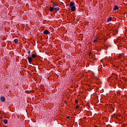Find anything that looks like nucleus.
<instances>
[{
	"mask_svg": "<svg viewBox=\"0 0 127 127\" xmlns=\"http://www.w3.org/2000/svg\"><path fill=\"white\" fill-rule=\"evenodd\" d=\"M53 5V7H54V8L56 9V10H59V6L58 4L56 3H54Z\"/></svg>",
	"mask_w": 127,
	"mask_h": 127,
	"instance_id": "nucleus-1",
	"label": "nucleus"
},
{
	"mask_svg": "<svg viewBox=\"0 0 127 127\" xmlns=\"http://www.w3.org/2000/svg\"><path fill=\"white\" fill-rule=\"evenodd\" d=\"M0 102L3 103L5 101V98L4 96H1L0 97Z\"/></svg>",
	"mask_w": 127,
	"mask_h": 127,
	"instance_id": "nucleus-2",
	"label": "nucleus"
},
{
	"mask_svg": "<svg viewBox=\"0 0 127 127\" xmlns=\"http://www.w3.org/2000/svg\"><path fill=\"white\" fill-rule=\"evenodd\" d=\"M75 6V2L71 1L69 3V6L72 7Z\"/></svg>",
	"mask_w": 127,
	"mask_h": 127,
	"instance_id": "nucleus-3",
	"label": "nucleus"
},
{
	"mask_svg": "<svg viewBox=\"0 0 127 127\" xmlns=\"http://www.w3.org/2000/svg\"><path fill=\"white\" fill-rule=\"evenodd\" d=\"M28 62H29V63L30 64H31L32 62V58L31 57H28Z\"/></svg>",
	"mask_w": 127,
	"mask_h": 127,
	"instance_id": "nucleus-4",
	"label": "nucleus"
},
{
	"mask_svg": "<svg viewBox=\"0 0 127 127\" xmlns=\"http://www.w3.org/2000/svg\"><path fill=\"white\" fill-rule=\"evenodd\" d=\"M71 11H75L76 10V6H72L71 7Z\"/></svg>",
	"mask_w": 127,
	"mask_h": 127,
	"instance_id": "nucleus-5",
	"label": "nucleus"
},
{
	"mask_svg": "<svg viewBox=\"0 0 127 127\" xmlns=\"http://www.w3.org/2000/svg\"><path fill=\"white\" fill-rule=\"evenodd\" d=\"M43 34H50V33L49 31H48V30H45L43 32Z\"/></svg>",
	"mask_w": 127,
	"mask_h": 127,
	"instance_id": "nucleus-6",
	"label": "nucleus"
},
{
	"mask_svg": "<svg viewBox=\"0 0 127 127\" xmlns=\"http://www.w3.org/2000/svg\"><path fill=\"white\" fill-rule=\"evenodd\" d=\"M36 56H37L36 54H33L31 55V58H34V59L36 58Z\"/></svg>",
	"mask_w": 127,
	"mask_h": 127,
	"instance_id": "nucleus-7",
	"label": "nucleus"
},
{
	"mask_svg": "<svg viewBox=\"0 0 127 127\" xmlns=\"http://www.w3.org/2000/svg\"><path fill=\"white\" fill-rule=\"evenodd\" d=\"M112 19H113L112 17H110L108 18L107 19V22H110V21H112Z\"/></svg>",
	"mask_w": 127,
	"mask_h": 127,
	"instance_id": "nucleus-8",
	"label": "nucleus"
},
{
	"mask_svg": "<svg viewBox=\"0 0 127 127\" xmlns=\"http://www.w3.org/2000/svg\"><path fill=\"white\" fill-rule=\"evenodd\" d=\"M53 9H54V8L53 7H50L49 8V10L51 11V12H52L53 11Z\"/></svg>",
	"mask_w": 127,
	"mask_h": 127,
	"instance_id": "nucleus-9",
	"label": "nucleus"
},
{
	"mask_svg": "<svg viewBox=\"0 0 127 127\" xmlns=\"http://www.w3.org/2000/svg\"><path fill=\"white\" fill-rule=\"evenodd\" d=\"M119 8V7L117 5L115 6L114 7V10H117Z\"/></svg>",
	"mask_w": 127,
	"mask_h": 127,
	"instance_id": "nucleus-10",
	"label": "nucleus"
},
{
	"mask_svg": "<svg viewBox=\"0 0 127 127\" xmlns=\"http://www.w3.org/2000/svg\"><path fill=\"white\" fill-rule=\"evenodd\" d=\"M98 41V38H96L95 39L93 40V43H96Z\"/></svg>",
	"mask_w": 127,
	"mask_h": 127,
	"instance_id": "nucleus-11",
	"label": "nucleus"
},
{
	"mask_svg": "<svg viewBox=\"0 0 127 127\" xmlns=\"http://www.w3.org/2000/svg\"><path fill=\"white\" fill-rule=\"evenodd\" d=\"M3 122L4 124H7V120L6 119H4V120H3Z\"/></svg>",
	"mask_w": 127,
	"mask_h": 127,
	"instance_id": "nucleus-12",
	"label": "nucleus"
},
{
	"mask_svg": "<svg viewBox=\"0 0 127 127\" xmlns=\"http://www.w3.org/2000/svg\"><path fill=\"white\" fill-rule=\"evenodd\" d=\"M15 43H17V42H18V40H17V39H15L14 40Z\"/></svg>",
	"mask_w": 127,
	"mask_h": 127,
	"instance_id": "nucleus-13",
	"label": "nucleus"
},
{
	"mask_svg": "<svg viewBox=\"0 0 127 127\" xmlns=\"http://www.w3.org/2000/svg\"><path fill=\"white\" fill-rule=\"evenodd\" d=\"M75 109L77 110L78 109H79V105H77L76 107H75Z\"/></svg>",
	"mask_w": 127,
	"mask_h": 127,
	"instance_id": "nucleus-14",
	"label": "nucleus"
},
{
	"mask_svg": "<svg viewBox=\"0 0 127 127\" xmlns=\"http://www.w3.org/2000/svg\"><path fill=\"white\" fill-rule=\"evenodd\" d=\"M75 103H76V104H78V100H75Z\"/></svg>",
	"mask_w": 127,
	"mask_h": 127,
	"instance_id": "nucleus-15",
	"label": "nucleus"
},
{
	"mask_svg": "<svg viewBox=\"0 0 127 127\" xmlns=\"http://www.w3.org/2000/svg\"><path fill=\"white\" fill-rule=\"evenodd\" d=\"M66 119H70V116H67V117H66Z\"/></svg>",
	"mask_w": 127,
	"mask_h": 127,
	"instance_id": "nucleus-16",
	"label": "nucleus"
},
{
	"mask_svg": "<svg viewBox=\"0 0 127 127\" xmlns=\"http://www.w3.org/2000/svg\"><path fill=\"white\" fill-rule=\"evenodd\" d=\"M28 54H30V51H28Z\"/></svg>",
	"mask_w": 127,
	"mask_h": 127,
	"instance_id": "nucleus-17",
	"label": "nucleus"
},
{
	"mask_svg": "<svg viewBox=\"0 0 127 127\" xmlns=\"http://www.w3.org/2000/svg\"><path fill=\"white\" fill-rule=\"evenodd\" d=\"M64 103H65V104H67V101L64 100Z\"/></svg>",
	"mask_w": 127,
	"mask_h": 127,
	"instance_id": "nucleus-18",
	"label": "nucleus"
},
{
	"mask_svg": "<svg viewBox=\"0 0 127 127\" xmlns=\"http://www.w3.org/2000/svg\"><path fill=\"white\" fill-rule=\"evenodd\" d=\"M94 127H98L97 126H95Z\"/></svg>",
	"mask_w": 127,
	"mask_h": 127,
	"instance_id": "nucleus-19",
	"label": "nucleus"
}]
</instances>
